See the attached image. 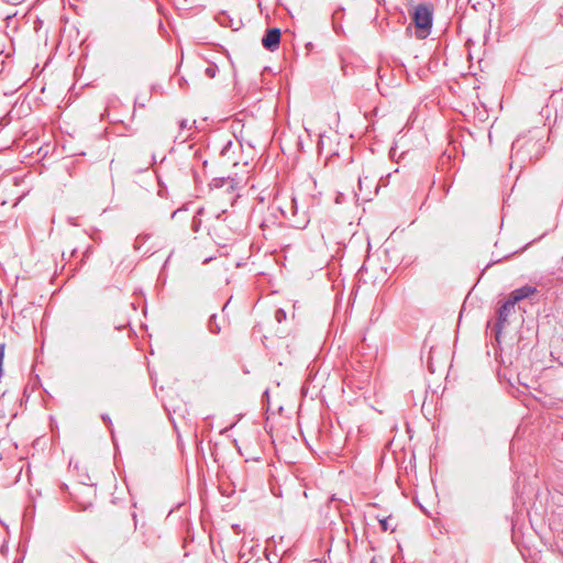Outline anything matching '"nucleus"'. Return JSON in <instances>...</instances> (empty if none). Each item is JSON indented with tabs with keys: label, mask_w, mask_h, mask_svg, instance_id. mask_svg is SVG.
Wrapping results in <instances>:
<instances>
[{
	"label": "nucleus",
	"mask_w": 563,
	"mask_h": 563,
	"mask_svg": "<svg viewBox=\"0 0 563 563\" xmlns=\"http://www.w3.org/2000/svg\"><path fill=\"white\" fill-rule=\"evenodd\" d=\"M219 68L216 64H211L209 65L206 69H205V74L207 77L209 78H214L217 73H218Z\"/></svg>",
	"instance_id": "6"
},
{
	"label": "nucleus",
	"mask_w": 563,
	"mask_h": 563,
	"mask_svg": "<svg viewBox=\"0 0 563 563\" xmlns=\"http://www.w3.org/2000/svg\"><path fill=\"white\" fill-rule=\"evenodd\" d=\"M280 211L286 216V211L283 208H280Z\"/></svg>",
	"instance_id": "17"
},
{
	"label": "nucleus",
	"mask_w": 563,
	"mask_h": 563,
	"mask_svg": "<svg viewBox=\"0 0 563 563\" xmlns=\"http://www.w3.org/2000/svg\"><path fill=\"white\" fill-rule=\"evenodd\" d=\"M340 14H343V9H339L336 10L333 15H332V19H333V29L336 33H339V29H341V26H339L336 23H335V20L338 19V16Z\"/></svg>",
	"instance_id": "8"
},
{
	"label": "nucleus",
	"mask_w": 563,
	"mask_h": 563,
	"mask_svg": "<svg viewBox=\"0 0 563 563\" xmlns=\"http://www.w3.org/2000/svg\"><path fill=\"white\" fill-rule=\"evenodd\" d=\"M547 131L543 128H533L520 134L511 146V158L520 165H526L539 159L548 142Z\"/></svg>",
	"instance_id": "1"
},
{
	"label": "nucleus",
	"mask_w": 563,
	"mask_h": 563,
	"mask_svg": "<svg viewBox=\"0 0 563 563\" xmlns=\"http://www.w3.org/2000/svg\"><path fill=\"white\" fill-rule=\"evenodd\" d=\"M288 211L291 216H296L298 212V203H297V199L295 197H291L290 207H289Z\"/></svg>",
	"instance_id": "7"
},
{
	"label": "nucleus",
	"mask_w": 563,
	"mask_h": 563,
	"mask_svg": "<svg viewBox=\"0 0 563 563\" xmlns=\"http://www.w3.org/2000/svg\"><path fill=\"white\" fill-rule=\"evenodd\" d=\"M371 563H375V561H374V560H372V562H371Z\"/></svg>",
	"instance_id": "18"
},
{
	"label": "nucleus",
	"mask_w": 563,
	"mask_h": 563,
	"mask_svg": "<svg viewBox=\"0 0 563 563\" xmlns=\"http://www.w3.org/2000/svg\"><path fill=\"white\" fill-rule=\"evenodd\" d=\"M344 200H345L344 194L339 192L336 198H335V202L336 203H342Z\"/></svg>",
	"instance_id": "14"
},
{
	"label": "nucleus",
	"mask_w": 563,
	"mask_h": 563,
	"mask_svg": "<svg viewBox=\"0 0 563 563\" xmlns=\"http://www.w3.org/2000/svg\"><path fill=\"white\" fill-rule=\"evenodd\" d=\"M515 307L516 306L509 299H507L498 308L497 320L494 328L495 336L497 340L499 339V335L501 334L504 328L508 324L509 316L515 312Z\"/></svg>",
	"instance_id": "3"
},
{
	"label": "nucleus",
	"mask_w": 563,
	"mask_h": 563,
	"mask_svg": "<svg viewBox=\"0 0 563 563\" xmlns=\"http://www.w3.org/2000/svg\"><path fill=\"white\" fill-rule=\"evenodd\" d=\"M379 523L383 531H387L389 529L388 518L380 519Z\"/></svg>",
	"instance_id": "12"
},
{
	"label": "nucleus",
	"mask_w": 563,
	"mask_h": 563,
	"mask_svg": "<svg viewBox=\"0 0 563 563\" xmlns=\"http://www.w3.org/2000/svg\"><path fill=\"white\" fill-rule=\"evenodd\" d=\"M192 126L189 124V121L186 119L180 120L179 122V129L180 131L190 130Z\"/></svg>",
	"instance_id": "10"
},
{
	"label": "nucleus",
	"mask_w": 563,
	"mask_h": 563,
	"mask_svg": "<svg viewBox=\"0 0 563 563\" xmlns=\"http://www.w3.org/2000/svg\"><path fill=\"white\" fill-rule=\"evenodd\" d=\"M213 320H216V316H212V317H211V319H210V330H211V332H213V333H219L220 328H219V327H217V329H216V328H213V325H212V321H213Z\"/></svg>",
	"instance_id": "13"
},
{
	"label": "nucleus",
	"mask_w": 563,
	"mask_h": 563,
	"mask_svg": "<svg viewBox=\"0 0 563 563\" xmlns=\"http://www.w3.org/2000/svg\"><path fill=\"white\" fill-rule=\"evenodd\" d=\"M412 21L418 29L419 37H427L432 26V11L426 4H418L412 14Z\"/></svg>",
	"instance_id": "2"
},
{
	"label": "nucleus",
	"mask_w": 563,
	"mask_h": 563,
	"mask_svg": "<svg viewBox=\"0 0 563 563\" xmlns=\"http://www.w3.org/2000/svg\"><path fill=\"white\" fill-rule=\"evenodd\" d=\"M280 43V30L277 27L267 30L266 34L262 38V45L271 51L274 52L278 48Z\"/></svg>",
	"instance_id": "4"
},
{
	"label": "nucleus",
	"mask_w": 563,
	"mask_h": 563,
	"mask_svg": "<svg viewBox=\"0 0 563 563\" xmlns=\"http://www.w3.org/2000/svg\"><path fill=\"white\" fill-rule=\"evenodd\" d=\"M225 178H214L211 183V186L219 188L222 187L225 184Z\"/></svg>",
	"instance_id": "11"
},
{
	"label": "nucleus",
	"mask_w": 563,
	"mask_h": 563,
	"mask_svg": "<svg viewBox=\"0 0 563 563\" xmlns=\"http://www.w3.org/2000/svg\"><path fill=\"white\" fill-rule=\"evenodd\" d=\"M275 319L277 320V322H282L286 319V312L284 309H277L276 312H275Z\"/></svg>",
	"instance_id": "9"
},
{
	"label": "nucleus",
	"mask_w": 563,
	"mask_h": 563,
	"mask_svg": "<svg viewBox=\"0 0 563 563\" xmlns=\"http://www.w3.org/2000/svg\"><path fill=\"white\" fill-rule=\"evenodd\" d=\"M102 420L106 422V423H111V420L109 418L108 415H102Z\"/></svg>",
	"instance_id": "16"
},
{
	"label": "nucleus",
	"mask_w": 563,
	"mask_h": 563,
	"mask_svg": "<svg viewBox=\"0 0 563 563\" xmlns=\"http://www.w3.org/2000/svg\"><path fill=\"white\" fill-rule=\"evenodd\" d=\"M537 294V288L530 285H525L520 288L512 290L508 299L516 306L517 302L530 298Z\"/></svg>",
	"instance_id": "5"
},
{
	"label": "nucleus",
	"mask_w": 563,
	"mask_h": 563,
	"mask_svg": "<svg viewBox=\"0 0 563 563\" xmlns=\"http://www.w3.org/2000/svg\"><path fill=\"white\" fill-rule=\"evenodd\" d=\"M187 137L188 135L183 136L181 133H179V135L176 136V140H180V142H184L186 141Z\"/></svg>",
	"instance_id": "15"
}]
</instances>
